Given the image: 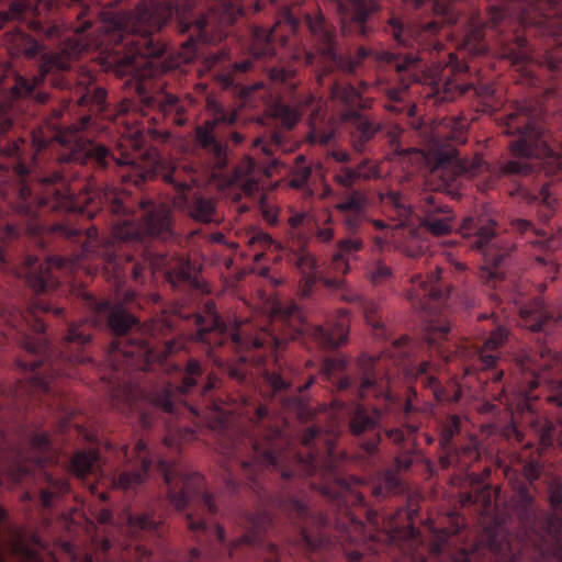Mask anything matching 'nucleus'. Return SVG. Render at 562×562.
I'll list each match as a JSON object with an SVG mask.
<instances>
[{"label":"nucleus","instance_id":"nucleus-35","mask_svg":"<svg viewBox=\"0 0 562 562\" xmlns=\"http://www.w3.org/2000/svg\"><path fill=\"white\" fill-rule=\"evenodd\" d=\"M400 477L392 471H386L383 476L371 488V494L376 499H383L391 494H395L401 488Z\"/></svg>","mask_w":562,"mask_h":562},{"label":"nucleus","instance_id":"nucleus-49","mask_svg":"<svg viewBox=\"0 0 562 562\" xmlns=\"http://www.w3.org/2000/svg\"><path fill=\"white\" fill-rule=\"evenodd\" d=\"M333 87L334 98L340 99L346 104H352L357 99V92L352 87H339L335 82H330Z\"/></svg>","mask_w":562,"mask_h":562},{"label":"nucleus","instance_id":"nucleus-14","mask_svg":"<svg viewBox=\"0 0 562 562\" xmlns=\"http://www.w3.org/2000/svg\"><path fill=\"white\" fill-rule=\"evenodd\" d=\"M380 361L381 357L362 355L351 373L337 380V389L350 390L360 400L372 396L386 404H394L396 400L390 391V378L384 373Z\"/></svg>","mask_w":562,"mask_h":562},{"label":"nucleus","instance_id":"nucleus-28","mask_svg":"<svg viewBox=\"0 0 562 562\" xmlns=\"http://www.w3.org/2000/svg\"><path fill=\"white\" fill-rule=\"evenodd\" d=\"M380 203L383 212L398 225H404L413 214L412 205L398 191L380 193Z\"/></svg>","mask_w":562,"mask_h":562},{"label":"nucleus","instance_id":"nucleus-53","mask_svg":"<svg viewBox=\"0 0 562 562\" xmlns=\"http://www.w3.org/2000/svg\"><path fill=\"white\" fill-rule=\"evenodd\" d=\"M331 157L337 162H341V164L349 162L351 159V155L347 150H341V149L333 150Z\"/></svg>","mask_w":562,"mask_h":562},{"label":"nucleus","instance_id":"nucleus-26","mask_svg":"<svg viewBox=\"0 0 562 562\" xmlns=\"http://www.w3.org/2000/svg\"><path fill=\"white\" fill-rule=\"evenodd\" d=\"M510 227L513 233L531 246L552 250L560 244L559 236L548 237L544 231L537 229L530 221L516 218L512 221Z\"/></svg>","mask_w":562,"mask_h":562},{"label":"nucleus","instance_id":"nucleus-1","mask_svg":"<svg viewBox=\"0 0 562 562\" xmlns=\"http://www.w3.org/2000/svg\"><path fill=\"white\" fill-rule=\"evenodd\" d=\"M89 317L70 323L60 347H52L45 335L42 313L64 314L42 299L32 301L26 310L12 303L0 305V318L27 359L19 357L18 369L24 373L8 390L0 386V486L3 477L21 482L35 468L57 461L46 432H26L29 411L40 404L50 413L69 417L75 409L70 398L59 392L56 379L72 376L77 364H94L87 351L93 328H109L114 335L100 372H110L106 379L112 405L123 412H137L143 428H150L154 418L145 405L171 416L178 415L180 397L198 386L203 376L202 362L188 358L184 366L171 362L157 352L151 336L122 305L82 295ZM7 512L0 507V522Z\"/></svg>","mask_w":562,"mask_h":562},{"label":"nucleus","instance_id":"nucleus-9","mask_svg":"<svg viewBox=\"0 0 562 562\" xmlns=\"http://www.w3.org/2000/svg\"><path fill=\"white\" fill-rule=\"evenodd\" d=\"M353 173L345 171L334 176L336 184L333 191L334 209L347 235L339 238L329 257L328 269L336 276H347L352 263L361 260L360 254L366 247L362 233L369 221L370 198L366 189L352 184Z\"/></svg>","mask_w":562,"mask_h":562},{"label":"nucleus","instance_id":"nucleus-24","mask_svg":"<svg viewBox=\"0 0 562 562\" xmlns=\"http://www.w3.org/2000/svg\"><path fill=\"white\" fill-rule=\"evenodd\" d=\"M142 102L148 111H155L157 116L172 125L183 126L188 120L187 104L178 97L168 92L143 94Z\"/></svg>","mask_w":562,"mask_h":562},{"label":"nucleus","instance_id":"nucleus-15","mask_svg":"<svg viewBox=\"0 0 562 562\" xmlns=\"http://www.w3.org/2000/svg\"><path fill=\"white\" fill-rule=\"evenodd\" d=\"M345 413L348 432L357 440L363 456L375 460L382 441V408L353 401L346 406Z\"/></svg>","mask_w":562,"mask_h":562},{"label":"nucleus","instance_id":"nucleus-43","mask_svg":"<svg viewBox=\"0 0 562 562\" xmlns=\"http://www.w3.org/2000/svg\"><path fill=\"white\" fill-rule=\"evenodd\" d=\"M270 142H267L263 137H259L255 140V146L260 147L267 156L273 155V148L283 149V136L280 132H272L269 136Z\"/></svg>","mask_w":562,"mask_h":562},{"label":"nucleus","instance_id":"nucleus-64","mask_svg":"<svg viewBox=\"0 0 562 562\" xmlns=\"http://www.w3.org/2000/svg\"><path fill=\"white\" fill-rule=\"evenodd\" d=\"M190 412L192 415H194L196 418H201V413L198 408L195 407H190Z\"/></svg>","mask_w":562,"mask_h":562},{"label":"nucleus","instance_id":"nucleus-63","mask_svg":"<svg viewBox=\"0 0 562 562\" xmlns=\"http://www.w3.org/2000/svg\"><path fill=\"white\" fill-rule=\"evenodd\" d=\"M386 109L391 110V111H396V112H401L402 111V108L395 105V104H389V105H385Z\"/></svg>","mask_w":562,"mask_h":562},{"label":"nucleus","instance_id":"nucleus-23","mask_svg":"<svg viewBox=\"0 0 562 562\" xmlns=\"http://www.w3.org/2000/svg\"><path fill=\"white\" fill-rule=\"evenodd\" d=\"M483 160L461 158L457 154L440 155L434 172L441 178L442 186L449 192L457 190L464 178H471L482 171Z\"/></svg>","mask_w":562,"mask_h":562},{"label":"nucleus","instance_id":"nucleus-32","mask_svg":"<svg viewBox=\"0 0 562 562\" xmlns=\"http://www.w3.org/2000/svg\"><path fill=\"white\" fill-rule=\"evenodd\" d=\"M38 0H14L7 11L0 12V29L9 21H26L37 11Z\"/></svg>","mask_w":562,"mask_h":562},{"label":"nucleus","instance_id":"nucleus-3","mask_svg":"<svg viewBox=\"0 0 562 562\" xmlns=\"http://www.w3.org/2000/svg\"><path fill=\"white\" fill-rule=\"evenodd\" d=\"M3 45L12 58L22 57L37 63L36 75L27 78L14 74L11 85L5 81L11 68L0 63V269L10 270L19 278L24 259L21 267H16L4 239L18 238L21 233L33 237L52 233L50 226L63 210L52 209L48 201H44V180L57 172L72 187V181L81 177L82 165L64 156L75 142L86 140L76 133L58 134L57 142L63 150L58 155L57 167L34 176L36 182H33V147L24 138L11 137L8 133L22 124L31 105H44L49 101L50 94L42 89L46 80L54 88L69 91L67 108L72 104L91 113L82 115V127L90 124L92 114L105 111L108 103L106 91L95 83L93 75L72 67L74 59L87 48L88 43L76 41L59 52H46L45 46L31 35L13 29L4 33Z\"/></svg>","mask_w":562,"mask_h":562},{"label":"nucleus","instance_id":"nucleus-51","mask_svg":"<svg viewBox=\"0 0 562 562\" xmlns=\"http://www.w3.org/2000/svg\"><path fill=\"white\" fill-rule=\"evenodd\" d=\"M334 137V133L331 131H319L313 128L310 132L308 138L312 144L327 145L331 138Z\"/></svg>","mask_w":562,"mask_h":562},{"label":"nucleus","instance_id":"nucleus-6","mask_svg":"<svg viewBox=\"0 0 562 562\" xmlns=\"http://www.w3.org/2000/svg\"><path fill=\"white\" fill-rule=\"evenodd\" d=\"M308 29L316 55L305 53V61L315 68L316 79L319 85H325V79L336 69L346 74H357L362 64L372 57V50L360 46L355 56L344 55L338 50L336 27L324 16L322 12L315 14L305 13L303 20L290 8L284 7L278 14L274 26L270 30L257 27L254 31L251 46L256 59L274 58L279 56V47L285 46L290 35H295L302 24Z\"/></svg>","mask_w":562,"mask_h":562},{"label":"nucleus","instance_id":"nucleus-55","mask_svg":"<svg viewBox=\"0 0 562 562\" xmlns=\"http://www.w3.org/2000/svg\"><path fill=\"white\" fill-rule=\"evenodd\" d=\"M540 475V472H539V469L537 465L535 464H529L527 468H526V477L527 480L529 481V483L531 484L533 481H536Z\"/></svg>","mask_w":562,"mask_h":562},{"label":"nucleus","instance_id":"nucleus-30","mask_svg":"<svg viewBox=\"0 0 562 562\" xmlns=\"http://www.w3.org/2000/svg\"><path fill=\"white\" fill-rule=\"evenodd\" d=\"M495 503V495L491 486H473L470 491L461 494L463 507L477 506L482 514H487Z\"/></svg>","mask_w":562,"mask_h":562},{"label":"nucleus","instance_id":"nucleus-21","mask_svg":"<svg viewBox=\"0 0 562 562\" xmlns=\"http://www.w3.org/2000/svg\"><path fill=\"white\" fill-rule=\"evenodd\" d=\"M460 431V418L456 415L449 417L442 430L441 454L439 457V464L441 469L447 470L451 467L458 468L460 471L468 470L469 467L480 458L477 449L468 443L458 448L452 438Z\"/></svg>","mask_w":562,"mask_h":562},{"label":"nucleus","instance_id":"nucleus-37","mask_svg":"<svg viewBox=\"0 0 562 562\" xmlns=\"http://www.w3.org/2000/svg\"><path fill=\"white\" fill-rule=\"evenodd\" d=\"M351 171L353 173L352 184H357L358 180H369L375 176H378L376 166L371 164L369 158H363L360 162L357 164L356 167L349 166H340L338 167L334 176H340L345 171Z\"/></svg>","mask_w":562,"mask_h":562},{"label":"nucleus","instance_id":"nucleus-40","mask_svg":"<svg viewBox=\"0 0 562 562\" xmlns=\"http://www.w3.org/2000/svg\"><path fill=\"white\" fill-rule=\"evenodd\" d=\"M273 113L280 124L286 130L293 128L301 116V113L295 108L284 103H278L273 109Z\"/></svg>","mask_w":562,"mask_h":562},{"label":"nucleus","instance_id":"nucleus-22","mask_svg":"<svg viewBox=\"0 0 562 562\" xmlns=\"http://www.w3.org/2000/svg\"><path fill=\"white\" fill-rule=\"evenodd\" d=\"M420 226L435 237L449 235L457 226L453 210L437 194H426L419 201Z\"/></svg>","mask_w":562,"mask_h":562},{"label":"nucleus","instance_id":"nucleus-46","mask_svg":"<svg viewBox=\"0 0 562 562\" xmlns=\"http://www.w3.org/2000/svg\"><path fill=\"white\" fill-rule=\"evenodd\" d=\"M314 237L317 243L328 244L333 241L335 237V228L331 224V217L328 216L324 225H315Z\"/></svg>","mask_w":562,"mask_h":562},{"label":"nucleus","instance_id":"nucleus-60","mask_svg":"<svg viewBox=\"0 0 562 562\" xmlns=\"http://www.w3.org/2000/svg\"><path fill=\"white\" fill-rule=\"evenodd\" d=\"M100 549L103 553H108L112 549V542L110 539H103L100 543Z\"/></svg>","mask_w":562,"mask_h":562},{"label":"nucleus","instance_id":"nucleus-47","mask_svg":"<svg viewBox=\"0 0 562 562\" xmlns=\"http://www.w3.org/2000/svg\"><path fill=\"white\" fill-rule=\"evenodd\" d=\"M385 356L393 358L395 364H401L407 357V337H402L393 342L392 348L385 351Z\"/></svg>","mask_w":562,"mask_h":562},{"label":"nucleus","instance_id":"nucleus-41","mask_svg":"<svg viewBox=\"0 0 562 562\" xmlns=\"http://www.w3.org/2000/svg\"><path fill=\"white\" fill-rule=\"evenodd\" d=\"M427 249V245L418 237V235L411 231V237L401 243L400 250L409 258L422 257Z\"/></svg>","mask_w":562,"mask_h":562},{"label":"nucleus","instance_id":"nucleus-54","mask_svg":"<svg viewBox=\"0 0 562 562\" xmlns=\"http://www.w3.org/2000/svg\"><path fill=\"white\" fill-rule=\"evenodd\" d=\"M305 220H306L305 213H296L289 218V224L292 228L296 229V228L301 227L302 225H304Z\"/></svg>","mask_w":562,"mask_h":562},{"label":"nucleus","instance_id":"nucleus-10","mask_svg":"<svg viewBox=\"0 0 562 562\" xmlns=\"http://www.w3.org/2000/svg\"><path fill=\"white\" fill-rule=\"evenodd\" d=\"M426 338L431 352L446 362L460 358L464 363L465 372H491L487 376L494 383H499L505 369L502 367L499 348L508 337V330L502 325H496L490 336L481 346L470 344L458 345L449 341L450 326L448 323L435 324L429 321Z\"/></svg>","mask_w":562,"mask_h":562},{"label":"nucleus","instance_id":"nucleus-27","mask_svg":"<svg viewBox=\"0 0 562 562\" xmlns=\"http://www.w3.org/2000/svg\"><path fill=\"white\" fill-rule=\"evenodd\" d=\"M517 196L528 204H537L540 207L538 213L541 220L548 221L554 212L555 199L551 196L547 182L533 190L528 189L527 183H522L517 190Z\"/></svg>","mask_w":562,"mask_h":562},{"label":"nucleus","instance_id":"nucleus-58","mask_svg":"<svg viewBox=\"0 0 562 562\" xmlns=\"http://www.w3.org/2000/svg\"><path fill=\"white\" fill-rule=\"evenodd\" d=\"M244 135L239 132H232L229 134V140L234 144V145H239L244 142Z\"/></svg>","mask_w":562,"mask_h":562},{"label":"nucleus","instance_id":"nucleus-33","mask_svg":"<svg viewBox=\"0 0 562 562\" xmlns=\"http://www.w3.org/2000/svg\"><path fill=\"white\" fill-rule=\"evenodd\" d=\"M165 424L166 434L164 436V445L169 449H180L183 442H188L196 438L195 430L182 423L173 425L171 420L168 419Z\"/></svg>","mask_w":562,"mask_h":562},{"label":"nucleus","instance_id":"nucleus-62","mask_svg":"<svg viewBox=\"0 0 562 562\" xmlns=\"http://www.w3.org/2000/svg\"><path fill=\"white\" fill-rule=\"evenodd\" d=\"M374 244L378 248H383L384 244H385V238L381 237V236H376L374 237Z\"/></svg>","mask_w":562,"mask_h":562},{"label":"nucleus","instance_id":"nucleus-56","mask_svg":"<svg viewBox=\"0 0 562 562\" xmlns=\"http://www.w3.org/2000/svg\"><path fill=\"white\" fill-rule=\"evenodd\" d=\"M216 382H217V380L215 376H212V375L207 376V380L201 390V393L204 397H206L209 392H211L215 387Z\"/></svg>","mask_w":562,"mask_h":562},{"label":"nucleus","instance_id":"nucleus-61","mask_svg":"<svg viewBox=\"0 0 562 562\" xmlns=\"http://www.w3.org/2000/svg\"><path fill=\"white\" fill-rule=\"evenodd\" d=\"M227 485L232 492H234V493L237 492V482L235 481V479L232 475V469H229V477L227 480Z\"/></svg>","mask_w":562,"mask_h":562},{"label":"nucleus","instance_id":"nucleus-39","mask_svg":"<svg viewBox=\"0 0 562 562\" xmlns=\"http://www.w3.org/2000/svg\"><path fill=\"white\" fill-rule=\"evenodd\" d=\"M312 175V169L310 166L305 164L304 156H299L295 159V166L292 171V177L290 180L291 187L295 189H303L310 180Z\"/></svg>","mask_w":562,"mask_h":562},{"label":"nucleus","instance_id":"nucleus-36","mask_svg":"<svg viewBox=\"0 0 562 562\" xmlns=\"http://www.w3.org/2000/svg\"><path fill=\"white\" fill-rule=\"evenodd\" d=\"M251 67L252 63L250 60L235 63L232 67L218 75V80L225 89H237L241 86L238 77L247 72Z\"/></svg>","mask_w":562,"mask_h":562},{"label":"nucleus","instance_id":"nucleus-42","mask_svg":"<svg viewBox=\"0 0 562 562\" xmlns=\"http://www.w3.org/2000/svg\"><path fill=\"white\" fill-rule=\"evenodd\" d=\"M416 372L417 379L422 382L425 387H429L434 390L435 394H437L439 382L431 372V364L427 361L419 362L414 369Z\"/></svg>","mask_w":562,"mask_h":562},{"label":"nucleus","instance_id":"nucleus-20","mask_svg":"<svg viewBox=\"0 0 562 562\" xmlns=\"http://www.w3.org/2000/svg\"><path fill=\"white\" fill-rule=\"evenodd\" d=\"M344 121L348 134V142L353 151L358 154L373 155L376 148L378 137L383 125L373 115L357 109L345 112Z\"/></svg>","mask_w":562,"mask_h":562},{"label":"nucleus","instance_id":"nucleus-57","mask_svg":"<svg viewBox=\"0 0 562 562\" xmlns=\"http://www.w3.org/2000/svg\"><path fill=\"white\" fill-rule=\"evenodd\" d=\"M262 216L265 221L270 225H277L279 222L278 214L271 210L263 211Z\"/></svg>","mask_w":562,"mask_h":562},{"label":"nucleus","instance_id":"nucleus-45","mask_svg":"<svg viewBox=\"0 0 562 562\" xmlns=\"http://www.w3.org/2000/svg\"><path fill=\"white\" fill-rule=\"evenodd\" d=\"M55 487H56V491H50V490H46V488L41 490V494H40L41 504L46 509L52 507L53 501L56 496H58L60 494H65L68 491L67 483H65L63 481L55 482Z\"/></svg>","mask_w":562,"mask_h":562},{"label":"nucleus","instance_id":"nucleus-31","mask_svg":"<svg viewBox=\"0 0 562 562\" xmlns=\"http://www.w3.org/2000/svg\"><path fill=\"white\" fill-rule=\"evenodd\" d=\"M532 426L542 446L551 447L557 442L562 447V423L554 422L547 417H537Z\"/></svg>","mask_w":562,"mask_h":562},{"label":"nucleus","instance_id":"nucleus-50","mask_svg":"<svg viewBox=\"0 0 562 562\" xmlns=\"http://www.w3.org/2000/svg\"><path fill=\"white\" fill-rule=\"evenodd\" d=\"M346 368V360L340 357L326 358L323 361L322 372L330 376L334 372H341Z\"/></svg>","mask_w":562,"mask_h":562},{"label":"nucleus","instance_id":"nucleus-34","mask_svg":"<svg viewBox=\"0 0 562 562\" xmlns=\"http://www.w3.org/2000/svg\"><path fill=\"white\" fill-rule=\"evenodd\" d=\"M267 75L270 81L274 86H285L289 91H292L296 87L295 82V69L292 67H288L281 63L267 65L266 66Z\"/></svg>","mask_w":562,"mask_h":562},{"label":"nucleus","instance_id":"nucleus-52","mask_svg":"<svg viewBox=\"0 0 562 562\" xmlns=\"http://www.w3.org/2000/svg\"><path fill=\"white\" fill-rule=\"evenodd\" d=\"M401 134H402L401 130L393 128V130L389 131L385 135L386 142L390 145L391 150L397 155H401L404 151V149L401 148V144H400Z\"/></svg>","mask_w":562,"mask_h":562},{"label":"nucleus","instance_id":"nucleus-7","mask_svg":"<svg viewBox=\"0 0 562 562\" xmlns=\"http://www.w3.org/2000/svg\"><path fill=\"white\" fill-rule=\"evenodd\" d=\"M407 10L429 12L432 16L428 20L417 19L406 25L403 21L392 15L389 19L385 31L393 37L396 45L402 48L414 47L409 52H384L381 56L385 63L392 66L398 77V86L387 90L389 100L393 103L403 101L404 94L413 82L420 79L419 72L425 66L426 54L432 57L434 53L440 57L442 43L438 38L441 23L453 24L457 22L454 13L447 3L434 0H403Z\"/></svg>","mask_w":562,"mask_h":562},{"label":"nucleus","instance_id":"nucleus-48","mask_svg":"<svg viewBox=\"0 0 562 562\" xmlns=\"http://www.w3.org/2000/svg\"><path fill=\"white\" fill-rule=\"evenodd\" d=\"M31 27L40 35L44 36L47 40H58L60 38V29L57 25H44L40 21H33L31 23Z\"/></svg>","mask_w":562,"mask_h":562},{"label":"nucleus","instance_id":"nucleus-17","mask_svg":"<svg viewBox=\"0 0 562 562\" xmlns=\"http://www.w3.org/2000/svg\"><path fill=\"white\" fill-rule=\"evenodd\" d=\"M237 120L235 111L216 109L214 119L205 121L194 130L195 148L204 156L203 165L213 171L223 170L228 161L227 149L215 136V128L218 124L233 125Z\"/></svg>","mask_w":562,"mask_h":562},{"label":"nucleus","instance_id":"nucleus-38","mask_svg":"<svg viewBox=\"0 0 562 562\" xmlns=\"http://www.w3.org/2000/svg\"><path fill=\"white\" fill-rule=\"evenodd\" d=\"M368 277L374 285L386 284L393 279V270L384 259H376L368 268Z\"/></svg>","mask_w":562,"mask_h":562},{"label":"nucleus","instance_id":"nucleus-4","mask_svg":"<svg viewBox=\"0 0 562 562\" xmlns=\"http://www.w3.org/2000/svg\"><path fill=\"white\" fill-rule=\"evenodd\" d=\"M192 319L196 327L192 340L201 345L210 359L220 364L226 352L240 353L238 361L228 367L229 375L245 383L247 372H260L272 395L291 386L281 373L289 370L282 368L277 357V351L290 340H300L307 349H334L347 341L349 333L346 310H340L325 328L307 323L294 302L278 304L269 327L255 333H248L243 326L228 328L211 299L203 303L201 312L192 315Z\"/></svg>","mask_w":562,"mask_h":562},{"label":"nucleus","instance_id":"nucleus-8","mask_svg":"<svg viewBox=\"0 0 562 562\" xmlns=\"http://www.w3.org/2000/svg\"><path fill=\"white\" fill-rule=\"evenodd\" d=\"M557 95L558 91L548 89L541 101L524 100L507 114L504 133L516 138L510 143L514 158L503 165L506 173L527 176L537 169L547 173L562 170V147L559 151L550 145L543 126L544 102Z\"/></svg>","mask_w":562,"mask_h":562},{"label":"nucleus","instance_id":"nucleus-16","mask_svg":"<svg viewBox=\"0 0 562 562\" xmlns=\"http://www.w3.org/2000/svg\"><path fill=\"white\" fill-rule=\"evenodd\" d=\"M518 366L522 371L530 372L537 383H548V401L557 406H562V375L553 376L552 370L562 368V357L553 352L546 344L537 341L535 348L524 353L518 359Z\"/></svg>","mask_w":562,"mask_h":562},{"label":"nucleus","instance_id":"nucleus-5","mask_svg":"<svg viewBox=\"0 0 562 562\" xmlns=\"http://www.w3.org/2000/svg\"><path fill=\"white\" fill-rule=\"evenodd\" d=\"M484 16L473 14L459 42V48L472 55L487 50L488 42L498 45L502 58L526 77H532L536 61L527 36L541 37L547 46L543 63L562 74V54L549 49L562 47V0H487Z\"/></svg>","mask_w":562,"mask_h":562},{"label":"nucleus","instance_id":"nucleus-44","mask_svg":"<svg viewBox=\"0 0 562 562\" xmlns=\"http://www.w3.org/2000/svg\"><path fill=\"white\" fill-rule=\"evenodd\" d=\"M249 245L252 248L258 247L261 250L270 249L272 247L278 248L279 244L263 231H256L249 236Z\"/></svg>","mask_w":562,"mask_h":562},{"label":"nucleus","instance_id":"nucleus-12","mask_svg":"<svg viewBox=\"0 0 562 562\" xmlns=\"http://www.w3.org/2000/svg\"><path fill=\"white\" fill-rule=\"evenodd\" d=\"M431 63L432 66L429 69L430 83L435 94L441 101H453L470 90L486 100L493 97L494 89L491 85L475 87L472 82L464 81V77L469 72V66L461 61L454 53H446L442 48L440 57Z\"/></svg>","mask_w":562,"mask_h":562},{"label":"nucleus","instance_id":"nucleus-11","mask_svg":"<svg viewBox=\"0 0 562 562\" xmlns=\"http://www.w3.org/2000/svg\"><path fill=\"white\" fill-rule=\"evenodd\" d=\"M291 262L302 276L300 291L303 297H311L319 281L328 289L341 290V300L357 304L362 310L367 323L373 329L381 330V336L385 335L380 305L376 302L347 289L346 281L341 278L325 277L316 257L305 248L293 252Z\"/></svg>","mask_w":562,"mask_h":562},{"label":"nucleus","instance_id":"nucleus-19","mask_svg":"<svg viewBox=\"0 0 562 562\" xmlns=\"http://www.w3.org/2000/svg\"><path fill=\"white\" fill-rule=\"evenodd\" d=\"M450 272L437 268L434 272L423 277L417 274L412 278V288L407 297L413 306L426 315L431 316L449 299L451 286L448 282Z\"/></svg>","mask_w":562,"mask_h":562},{"label":"nucleus","instance_id":"nucleus-25","mask_svg":"<svg viewBox=\"0 0 562 562\" xmlns=\"http://www.w3.org/2000/svg\"><path fill=\"white\" fill-rule=\"evenodd\" d=\"M520 325L533 333H548L555 324L562 323V306L555 317L541 297H535L519 307Z\"/></svg>","mask_w":562,"mask_h":562},{"label":"nucleus","instance_id":"nucleus-18","mask_svg":"<svg viewBox=\"0 0 562 562\" xmlns=\"http://www.w3.org/2000/svg\"><path fill=\"white\" fill-rule=\"evenodd\" d=\"M401 424L403 428H387L384 430V435L395 446L394 461L397 470L406 471L420 454L415 437L420 428V420L416 416V408L411 400L404 404Z\"/></svg>","mask_w":562,"mask_h":562},{"label":"nucleus","instance_id":"nucleus-29","mask_svg":"<svg viewBox=\"0 0 562 562\" xmlns=\"http://www.w3.org/2000/svg\"><path fill=\"white\" fill-rule=\"evenodd\" d=\"M70 469L80 480L89 476L98 479L102 473L100 456L95 451H77L70 460Z\"/></svg>","mask_w":562,"mask_h":562},{"label":"nucleus","instance_id":"nucleus-2","mask_svg":"<svg viewBox=\"0 0 562 562\" xmlns=\"http://www.w3.org/2000/svg\"><path fill=\"white\" fill-rule=\"evenodd\" d=\"M65 159H75L82 165L80 178L86 180L88 191L76 196L74 187L66 178L55 172L44 180L45 201L49 207L63 210L59 218L50 226L52 233L66 239L72 247L68 257L40 262L37 257L25 256L19 278L24 279L37 293L50 292L58 288L57 269L70 270L83 267L86 259L95 261L94 273L99 271L114 286L120 288L128 276L139 282L146 269L164 271L172 288L195 286L194 267L184 255L170 251H155L146 238L168 241L175 238L172 212L166 204L151 200L139 201L142 214H132L131 198L110 186L116 177L135 184L139 180L160 177L172 186V204L187 212L202 224L220 223L221 214L216 201L201 194H191L194 182L190 172L177 167L164 166L157 161L150 169L140 171L130 154L112 150L98 142L74 143Z\"/></svg>","mask_w":562,"mask_h":562},{"label":"nucleus","instance_id":"nucleus-13","mask_svg":"<svg viewBox=\"0 0 562 562\" xmlns=\"http://www.w3.org/2000/svg\"><path fill=\"white\" fill-rule=\"evenodd\" d=\"M460 234L467 238L468 246L483 252L488 267L483 270V276L490 281L496 282L504 278V267L513 251L512 246H501V239L496 234L494 220L465 218L460 226Z\"/></svg>","mask_w":562,"mask_h":562},{"label":"nucleus","instance_id":"nucleus-59","mask_svg":"<svg viewBox=\"0 0 562 562\" xmlns=\"http://www.w3.org/2000/svg\"><path fill=\"white\" fill-rule=\"evenodd\" d=\"M368 223H372V225L374 226V228L379 229V231H383L387 227V224L382 221V220H371V217L369 216V221L367 222Z\"/></svg>","mask_w":562,"mask_h":562}]
</instances>
